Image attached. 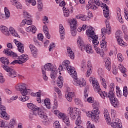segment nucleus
Instances as JSON below:
<instances>
[{
	"mask_svg": "<svg viewBox=\"0 0 128 128\" xmlns=\"http://www.w3.org/2000/svg\"><path fill=\"white\" fill-rule=\"evenodd\" d=\"M53 126L54 128H60V124L59 122H55L54 123Z\"/></svg>",
	"mask_w": 128,
	"mask_h": 128,
	"instance_id": "55",
	"label": "nucleus"
},
{
	"mask_svg": "<svg viewBox=\"0 0 128 128\" xmlns=\"http://www.w3.org/2000/svg\"><path fill=\"white\" fill-rule=\"evenodd\" d=\"M34 116H38V112H36V111H31L29 114L30 118H33Z\"/></svg>",
	"mask_w": 128,
	"mask_h": 128,
	"instance_id": "46",
	"label": "nucleus"
},
{
	"mask_svg": "<svg viewBox=\"0 0 128 128\" xmlns=\"http://www.w3.org/2000/svg\"><path fill=\"white\" fill-rule=\"evenodd\" d=\"M86 34H87L88 36V38H94L96 40V38H98V36L94 34V28L92 27L86 30ZM96 40H93V42H96Z\"/></svg>",
	"mask_w": 128,
	"mask_h": 128,
	"instance_id": "11",
	"label": "nucleus"
},
{
	"mask_svg": "<svg viewBox=\"0 0 128 128\" xmlns=\"http://www.w3.org/2000/svg\"><path fill=\"white\" fill-rule=\"evenodd\" d=\"M4 54H7L8 56H10V54L12 53V50L10 49L7 48V49H4Z\"/></svg>",
	"mask_w": 128,
	"mask_h": 128,
	"instance_id": "50",
	"label": "nucleus"
},
{
	"mask_svg": "<svg viewBox=\"0 0 128 128\" xmlns=\"http://www.w3.org/2000/svg\"><path fill=\"white\" fill-rule=\"evenodd\" d=\"M26 2L28 4H32V6H34L36 4V0H25Z\"/></svg>",
	"mask_w": 128,
	"mask_h": 128,
	"instance_id": "48",
	"label": "nucleus"
},
{
	"mask_svg": "<svg viewBox=\"0 0 128 128\" xmlns=\"http://www.w3.org/2000/svg\"><path fill=\"white\" fill-rule=\"evenodd\" d=\"M42 70L43 78L44 80H45V82H46V80H48V76H46V70H44V68H42Z\"/></svg>",
	"mask_w": 128,
	"mask_h": 128,
	"instance_id": "42",
	"label": "nucleus"
},
{
	"mask_svg": "<svg viewBox=\"0 0 128 128\" xmlns=\"http://www.w3.org/2000/svg\"><path fill=\"white\" fill-rule=\"evenodd\" d=\"M94 4H96V6H100L102 4V2L99 0H90L88 1V4L86 6V10H98V7L94 6Z\"/></svg>",
	"mask_w": 128,
	"mask_h": 128,
	"instance_id": "6",
	"label": "nucleus"
},
{
	"mask_svg": "<svg viewBox=\"0 0 128 128\" xmlns=\"http://www.w3.org/2000/svg\"><path fill=\"white\" fill-rule=\"evenodd\" d=\"M68 116L72 120H76V116H78V111L76 109L72 108V107H70L68 108Z\"/></svg>",
	"mask_w": 128,
	"mask_h": 128,
	"instance_id": "9",
	"label": "nucleus"
},
{
	"mask_svg": "<svg viewBox=\"0 0 128 128\" xmlns=\"http://www.w3.org/2000/svg\"><path fill=\"white\" fill-rule=\"evenodd\" d=\"M28 60V55L22 54L18 57V60L20 62V64H22L24 62H26V60Z\"/></svg>",
	"mask_w": 128,
	"mask_h": 128,
	"instance_id": "22",
	"label": "nucleus"
},
{
	"mask_svg": "<svg viewBox=\"0 0 128 128\" xmlns=\"http://www.w3.org/2000/svg\"><path fill=\"white\" fill-rule=\"evenodd\" d=\"M14 124H16V121L12 120L10 122V125L8 126V128H14Z\"/></svg>",
	"mask_w": 128,
	"mask_h": 128,
	"instance_id": "53",
	"label": "nucleus"
},
{
	"mask_svg": "<svg viewBox=\"0 0 128 128\" xmlns=\"http://www.w3.org/2000/svg\"><path fill=\"white\" fill-rule=\"evenodd\" d=\"M26 24V19H24L22 20L21 23L20 24V26H24Z\"/></svg>",
	"mask_w": 128,
	"mask_h": 128,
	"instance_id": "64",
	"label": "nucleus"
},
{
	"mask_svg": "<svg viewBox=\"0 0 128 128\" xmlns=\"http://www.w3.org/2000/svg\"><path fill=\"white\" fill-rule=\"evenodd\" d=\"M0 60L3 64L2 66V67L4 68V70H6L9 68L8 66L10 64V62H8V58L5 57H2L0 58Z\"/></svg>",
	"mask_w": 128,
	"mask_h": 128,
	"instance_id": "15",
	"label": "nucleus"
},
{
	"mask_svg": "<svg viewBox=\"0 0 128 128\" xmlns=\"http://www.w3.org/2000/svg\"><path fill=\"white\" fill-rule=\"evenodd\" d=\"M37 2H38V8L39 12H42L44 8V4H42V0H38Z\"/></svg>",
	"mask_w": 128,
	"mask_h": 128,
	"instance_id": "38",
	"label": "nucleus"
},
{
	"mask_svg": "<svg viewBox=\"0 0 128 128\" xmlns=\"http://www.w3.org/2000/svg\"><path fill=\"white\" fill-rule=\"evenodd\" d=\"M64 82V80H62V76H60L58 77V80H57V86L60 88L62 86V84Z\"/></svg>",
	"mask_w": 128,
	"mask_h": 128,
	"instance_id": "33",
	"label": "nucleus"
},
{
	"mask_svg": "<svg viewBox=\"0 0 128 128\" xmlns=\"http://www.w3.org/2000/svg\"><path fill=\"white\" fill-rule=\"evenodd\" d=\"M88 70L86 72V76L87 78H88V76H90V74H92V66H90V64H88Z\"/></svg>",
	"mask_w": 128,
	"mask_h": 128,
	"instance_id": "40",
	"label": "nucleus"
},
{
	"mask_svg": "<svg viewBox=\"0 0 128 128\" xmlns=\"http://www.w3.org/2000/svg\"><path fill=\"white\" fill-rule=\"evenodd\" d=\"M43 31L46 34V36L47 38L50 40V34H48V26H44L43 27Z\"/></svg>",
	"mask_w": 128,
	"mask_h": 128,
	"instance_id": "30",
	"label": "nucleus"
},
{
	"mask_svg": "<svg viewBox=\"0 0 128 128\" xmlns=\"http://www.w3.org/2000/svg\"><path fill=\"white\" fill-rule=\"evenodd\" d=\"M70 64V62L68 60H65L62 62V66L64 68H66L69 74L72 76V78H74V80L72 83L74 86H80V88H82V86H86V83L84 80H82L81 81L80 79L78 78V74L74 70V68L72 66H68Z\"/></svg>",
	"mask_w": 128,
	"mask_h": 128,
	"instance_id": "1",
	"label": "nucleus"
},
{
	"mask_svg": "<svg viewBox=\"0 0 128 128\" xmlns=\"http://www.w3.org/2000/svg\"><path fill=\"white\" fill-rule=\"evenodd\" d=\"M26 30L28 32H32L33 34H36V26H32L26 28Z\"/></svg>",
	"mask_w": 128,
	"mask_h": 128,
	"instance_id": "29",
	"label": "nucleus"
},
{
	"mask_svg": "<svg viewBox=\"0 0 128 128\" xmlns=\"http://www.w3.org/2000/svg\"><path fill=\"white\" fill-rule=\"evenodd\" d=\"M44 104L47 108H50V99L46 98L44 100Z\"/></svg>",
	"mask_w": 128,
	"mask_h": 128,
	"instance_id": "37",
	"label": "nucleus"
},
{
	"mask_svg": "<svg viewBox=\"0 0 128 128\" xmlns=\"http://www.w3.org/2000/svg\"><path fill=\"white\" fill-rule=\"evenodd\" d=\"M44 70H50L52 72L50 74V77L52 78V80H55L56 78V70L54 68V66L52 64L48 63L47 64L44 66V68L43 69Z\"/></svg>",
	"mask_w": 128,
	"mask_h": 128,
	"instance_id": "5",
	"label": "nucleus"
},
{
	"mask_svg": "<svg viewBox=\"0 0 128 128\" xmlns=\"http://www.w3.org/2000/svg\"><path fill=\"white\" fill-rule=\"evenodd\" d=\"M117 56H118V58L119 62H122V60H123L122 55L121 54H118Z\"/></svg>",
	"mask_w": 128,
	"mask_h": 128,
	"instance_id": "59",
	"label": "nucleus"
},
{
	"mask_svg": "<svg viewBox=\"0 0 128 128\" xmlns=\"http://www.w3.org/2000/svg\"><path fill=\"white\" fill-rule=\"evenodd\" d=\"M111 126L113 128H122V124L118 118L116 119L115 122H112Z\"/></svg>",
	"mask_w": 128,
	"mask_h": 128,
	"instance_id": "18",
	"label": "nucleus"
},
{
	"mask_svg": "<svg viewBox=\"0 0 128 128\" xmlns=\"http://www.w3.org/2000/svg\"><path fill=\"white\" fill-rule=\"evenodd\" d=\"M118 68L121 72L123 74V76H124V78H126V68H124L122 64H120Z\"/></svg>",
	"mask_w": 128,
	"mask_h": 128,
	"instance_id": "31",
	"label": "nucleus"
},
{
	"mask_svg": "<svg viewBox=\"0 0 128 128\" xmlns=\"http://www.w3.org/2000/svg\"><path fill=\"white\" fill-rule=\"evenodd\" d=\"M66 116V114H64L62 112H60L59 115H58V117L59 118H61V120H62Z\"/></svg>",
	"mask_w": 128,
	"mask_h": 128,
	"instance_id": "58",
	"label": "nucleus"
},
{
	"mask_svg": "<svg viewBox=\"0 0 128 128\" xmlns=\"http://www.w3.org/2000/svg\"><path fill=\"white\" fill-rule=\"evenodd\" d=\"M123 94L124 96H126H126H128V87L126 86H125L124 88Z\"/></svg>",
	"mask_w": 128,
	"mask_h": 128,
	"instance_id": "51",
	"label": "nucleus"
},
{
	"mask_svg": "<svg viewBox=\"0 0 128 128\" xmlns=\"http://www.w3.org/2000/svg\"><path fill=\"white\" fill-rule=\"evenodd\" d=\"M93 110L88 114V118H91L92 120L98 124L100 122V110H98V107L96 106V104H93Z\"/></svg>",
	"mask_w": 128,
	"mask_h": 128,
	"instance_id": "3",
	"label": "nucleus"
},
{
	"mask_svg": "<svg viewBox=\"0 0 128 128\" xmlns=\"http://www.w3.org/2000/svg\"><path fill=\"white\" fill-rule=\"evenodd\" d=\"M4 10L6 18H10V13L8 9V8L5 7Z\"/></svg>",
	"mask_w": 128,
	"mask_h": 128,
	"instance_id": "44",
	"label": "nucleus"
},
{
	"mask_svg": "<svg viewBox=\"0 0 128 128\" xmlns=\"http://www.w3.org/2000/svg\"><path fill=\"white\" fill-rule=\"evenodd\" d=\"M104 116L108 124H110V114L108 113H107L106 114H104Z\"/></svg>",
	"mask_w": 128,
	"mask_h": 128,
	"instance_id": "45",
	"label": "nucleus"
},
{
	"mask_svg": "<svg viewBox=\"0 0 128 128\" xmlns=\"http://www.w3.org/2000/svg\"><path fill=\"white\" fill-rule=\"evenodd\" d=\"M100 46L102 48V50L106 52V42L102 40V42L100 44Z\"/></svg>",
	"mask_w": 128,
	"mask_h": 128,
	"instance_id": "41",
	"label": "nucleus"
},
{
	"mask_svg": "<svg viewBox=\"0 0 128 128\" xmlns=\"http://www.w3.org/2000/svg\"><path fill=\"white\" fill-rule=\"evenodd\" d=\"M77 44L80 46L81 50L82 49L83 46H84V40H82V38H80V36L78 37Z\"/></svg>",
	"mask_w": 128,
	"mask_h": 128,
	"instance_id": "32",
	"label": "nucleus"
},
{
	"mask_svg": "<svg viewBox=\"0 0 128 128\" xmlns=\"http://www.w3.org/2000/svg\"><path fill=\"white\" fill-rule=\"evenodd\" d=\"M59 30L60 34H64V28L62 26V24H60Z\"/></svg>",
	"mask_w": 128,
	"mask_h": 128,
	"instance_id": "43",
	"label": "nucleus"
},
{
	"mask_svg": "<svg viewBox=\"0 0 128 128\" xmlns=\"http://www.w3.org/2000/svg\"><path fill=\"white\" fill-rule=\"evenodd\" d=\"M67 52L68 56H70L72 60H74V54L70 48L67 47Z\"/></svg>",
	"mask_w": 128,
	"mask_h": 128,
	"instance_id": "27",
	"label": "nucleus"
},
{
	"mask_svg": "<svg viewBox=\"0 0 128 128\" xmlns=\"http://www.w3.org/2000/svg\"><path fill=\"white\" fill-rule=\"evenodd\" d=\"M76 20L74 19L71 20L70 23L71 34L73 36H76Z\"/></svg>",
	"mask_w": 128,
	"mask_h": 128,
	"instance_id": "12",
	"label": "nucleus"
},
{
	"mask_svg": "<svg viewBox=\"0 0 128 128\" xmlns=\"http://www.w3.org/2000/svg\"><path fill=\"white\" fill-rule=\"evenodd\" d=\"M27 106L30 110H33L32 112H36L37 110H38V108L36 106V105L32 104V103H28L27 104Z\"/></svg>",
	"mask_w": 128,
	"mask_h": 128,
	"instance_id": "28",
	"label": "nucleus"
},
{
	"mask_svg": "<svg viewBox=\"0 0 128 128\" xmlns=\"http://www.w3.org/2000/svg\"><path fill=\"white\" fill-rule=\"evenodd\" d=\"M104 10H103L104 16L105 18H108L110 16V12H108V7L106 6V4H103Z\"/></svg>",
	"mask_w": 128,
	"mask_h": 128,
	"instance_id": "24",
	"label": "nucleus"
},
{
	"mask_svg": "<svg viewBox=\"0 0 128 128\" xmlns=\"http://www.w3.org/2000/svg\"><path fill=\"white\" fill-rule=\"evenodd\" d=\"M98 92L102 98H108L109 100H111L114 98V90H110L108 93H106V92H102V89H100V91Z\"/></svg>",
	"mask_w": 128,
	"mask_h": 128,
	"instance_id": "7",
	"label": "nucleus"
},
{
	"mask_svg": "<svg viewBox=\"0 0 128 128\" xmlns=\"http://www.w3.org/2000/svg\"><path fill=\"white\" fill-rule=\"evenodd\" d=\"M0 30L1 32H3V34H6V36H10V32L13 36H16V38H20V36L18 35V32H16V30L12 27H10L8 29L6 26H1L0 27Z\"/></svg>",
	"mask_w": 128,
	"mask_h": 128,
	"instance_id": "4",
	"label": "nucleus"
},
{
	"mask_svg": "<svg viewBox=\"0 0 128 128\" xmlns=\"http://www.w3.org/2000/svg\"><path fill=\"white\" fill-rule=\"evenodd\" d=\"M74 96V93L72 92H68L67 94L66 100H68V102H72Z\"/></svg>",
	"mask_w": 128,
	"mask_h": 128,
	"instance_id": "34",
	"label": "nucleus"
},
{
	"mask_svg": "<svg viewBox=\"0 0 128 128\" xmlns=\"http://www.w3.org/2000/svg\"><path fill=\"white\" fill-rule=\"evenodd\" d=\"M105 24L106 25V28H103L101 30V32L102 34H110L112 32V28H110V22L108 20H105Z\"/></svg>",
	"mask_w": 128,
	"mask_h": 128,
	"instance_id": "14",
	"label": "nucleus"
},
{
	"mask_svg": "<svg viewBox=\"0 0 128 128\" xmlns=\"http://www.w3.org/2000/svg\"><path fill=\"white\" fill-rule=\"evenodd\" d=\"M54 90L58 94L59 96H62V92H60V90L57 88V87H54Z\"/></svg>",
	"mask_w": 128,
	"mask_h": 128,
	"instance_id": "52",
	"label": "nucleus"
},
{
	"mask_svg": "<svg viewBox=\"0 0 128 128\" xmlns=\"http://www.w3.org/2000/svg\"><path fill=\"white\" fill-rule=\"evenodd\" d=\"M87 102L90 104H92L94 102V98L92 97H89L87 98Z\"/></svg>",
	"mask_w": 128,
	"mask_h": 128,
	"instance_id": "62",
	"label": "nucleus"
},
{
	"mask_svg": "<svg viewBox=\"0 0 128 128\" xmlns=\"http://www.w3.org/2000/svg\"><path fill=\"white\" fill-rule=\"evenodd\" d=\"M37 114L40 118H42L43 120H47L48 119V116H46V114L44 112V110H42V109L40 108H38V110H36Z\"/></svg>",
	"mask_w": 128,
	"mask_h": 128,
	"instance_id": "19",
	"label": "nucleus"
},
{
	"mask_svg": "<svg viewBox=\"0 0 128 128\" xmlns=\"http://www.w3.org/2000/svg\"><path fill=\"white\" fill-rule=\"evenodd\" d=\"M121 34H122V32H120V30L116 31V38L117 39L120 38Z\"/></svg>",
	"mask_w": 128,
	"mask_h": 128,
	"instance_id": "54",
	"label": "nucleus"
},
{
	"mask_svg": "<svg viewBox=\"0 0 128 128\" xmlns=\"http://www.w3.org/2000/svg\"><path fill=\"white\" fill-rule=\"evenodd\" d=\"M16 90H19L22 95V96L19 97L20 100L24 102L30 100V97L28 96L30 94L32 90L26 88V84L19 83L16 86Z\"/></svg>",
	"mask_w": 128,
	"mask_h": 128,
	"instance_id": "2",
	"label": "nucleus"
},
{
	"mask_svg": "<svg viewBox=\"0 0 128 128\" xmlns=\"http://www.w3.org/2000/svg\"><path fill=\"white\" fill-rule=\"evenodd\" d=\"M6 108L2 104V98L0 97V113L1 114V118H4V120H10V116L6 112Z\"/></svg>",
	"mask_w": 128,
	"mask_h": 128,
	"instance_id": "8",
	"label": "nucleus"
},
{
	"mask_svg": "<svg viewBox=\"0 0 128 128\" xmlns=\"http://www.w3.org/2000/svg\"><path fill=\"white\" fill-rule=\"evenodd\" d=\"M4 76H2V74L0 73V84H4Z\"/></svg>",
	"mask_w": 128,
	"mask_h": 128,
	"instance_id": "57",
	"label": "nucleus"
},
{
	"mask_svg": "<svg viewBox=\"0 0 128 128\" xmlns=\"http://www.w3.org/2000/svg\"><path fill=\"white\" fill-rule=\"evenodd\" d=\"M111 104L114 108H116L120 104V102H118V100L116 98H113L111 100H110Z\"/></svg>",
	"mask_w": 128,
	"mask_h": 128,
	"instance_id": "25",
	"label": "nucleus"
},
{
	"mask_svg": "<svg viewBox=\"0 0 128 128\" xmlns=\"http://www.w3.org/2000/svg\"><path fill=\"white\" fill-rule=\"evenodd\" d=\"M98 74L100 76V78L102 86H103L104 88H106V82L104 78V70H102V68H99L98 70Z\"/></svg>",
	"mask_w": 128,
	"mask_h": 128,
	"instance_id": "13",
	"label": "nucleus"
},
{
	"mask_svg": "<svg viewBox=\"0 0 128 128\" xmlns=\"http://www.w3.org/2000/svg\"><path fill=\"white\" fill-rule=\"evenodd\" d=\"M62 10L64 12V16L66 18L70 16V10L71 12H72L74 11V8L72 7L70 9L66 8V7H63Z\"/></svg>",
	"mask_w": 128,
	"mask_h": 128,
	"instance_id": "23",
	"label": "nucleus"
},
{
	"mask_svg": "<svg viewBox=\"0 0 128 128\" xmlns=\"http://www.w3.org/2000/svg\"><path fill=\"white\" fill-rule=\"evenodd\" d=\"M89 42H92L93 44H94V46H97V44H100V42H98V38H96H96H94L93 37L92 38H90V37H88V38ZM94 40H96V41H94Z\"/></svg>",
	"mask_w": 128,
	"mask_h": 128,
	"instance_id": "39",
	"label": "nucleus"
},
{
	"mask_svg": "<svg viewBox=\"0 0 128 128\" xmlns=\"http://www.w3.org/2000/svg\"><path fill=\"white\" fill-rule=\"evenodd\" d=\"M105 67L106 69L110 72L112 68V64H110V58H108L105 62Z\"/></svg>",
	"mask_w": 128,
	"mask_h": 128,
	"instance_id": "26",
	"label": "nucleus"
},
{
	"mask_svg": "<svg viewBox=\"0 0 128 128\" xmlns=\"http://www.w3.org/2000/svg\"><path fill=\"white\" fill-rule=\"evenodd\" d=\"M95 50L96 52V54H100V56H104V51H100V50L99 48H95Z\"/></svg>",
	"mask_w": 128,
	"mask_h": 128,
	"instance_id": "47",
	"label": "nucleus"
},
{
	"mask_svg": "<svg viewBox=\"0 0 128 128\" xmlns=\"http://www.w3.org/2000/svg\"><path fill=\"white\" fill-rule=\"evenodd\" d=\"M82 50H85L87 54H92V48L90 44L84 45V46L82 48Z\"/></svg>",
	"mask_w": 128,
	"mask_h": 128,
	"instance_id": "20",
	"label": "nucleus"
},
{
	"mask_svg": "<svg viewBox=\"0 0 128 128\" xmlns=\"http://www.w3.org/2000/svg\"><path fill=\"white\" fill-rule=\"evenodd\" d=\"M117 16H118L119 18H122V15L120 14V8H116Z\"/></svg>",
	"mask_w": 128,
	"mask_h": 128,
	"instance_id": "56",
	"label": "nucleus"
},
{
	"mask_svg": "<svg viewBox=\"0 0 128 128\" xmlns=\"http://www.w3.org/2000/svg\"><path fill=\"white\" fill-rule=\"evenodd\" d=\"M82 118H80V116L78 115L75 121V124L76 126H80V124H82Z\"/></svg>",
	"mask_w": 128,
	"mask_h": 128,
	"instance_id": "35",
	"label": "nucleus"
},
{
	"mask_svg": "<svg viewBox=\"0 0 128 128\" xmlns=\"http://www.w3.org/2000/svg\"><path fill=\"white\" fill-rule=\"evenodd\" d=\"M4 70H6L7 72H8V76H10V78H16V72L14 70L8 67V68L4 69Z\"/></svg>",
	"mask_w": 128,
	"mask_h": 128,
	"instance_id": "16",
	"label": "nucleus"
},
{
	"mask_svg": "<svg viewBox=\"0 0 128 128\" xmlns=\"http://www.w3.org/2000/svg\"><path fill=\"white\" fill-rule=\"evenodd\" d=\"M117 40L120 46H124V42L122 38H117Z\"/></svg>",
	"mask_w": 128,
	"mask_h": 128,
	"instance_id": "49",
	"label": "nucleus"
},
{
	"mask_svg": "<svg viewBox=\"0 0 128 128\" xmlns=\"http://www.w3.org/2000/svg\"><path fill=\"white\" fill-rule=\"evenodd\" d=\"M89 80L90 83L92 82V86L94 87V90H96V92H100V84L98 80L94 77H90Z\"/></svg>",
	"mask_w": 128,
	"mask_h": 128,
	"instance_id": "10",
	"label": "nucleus"
},
{
	"mask_svg": "<svg viewBox=\"0 0 128 128\" xmlns=\"http://www.w3.org/2000/svg\"><path fill=\"white\" fill-rule=\"evenodd\" d=\"M14 42L16 46H18V52H21V54H24V44L22 42H20V41H18L16 39H14Z\"/></svg>",
	"mask_w": 128,
	"mask_h": 128,
	"instance_id": "17",
	"label": "nucleus"
},
{
	"mask_svg": "<svg viewBox=\"0 0 128 128\" xmlns=\"http://www.w3.org/2000/svg\"><path fill=\"white\" fill-rule=\"evenodd\" d=\"M29 48L32 56H38V49H36V48L32 44H30Z\"/></svg>",
	"mask_w": 128,
	"mask_h": 128,
	"instance_id": "21",
	"label": "nucleus"
},
{
	"mask_svg": "<svg viewBox=\"0 0 128 128\" xmlns=\"http://www.w3.org/2000/svg\"><path fill=\"white\" fill-rule=\"evenodd\" d=\"M38 38L39 40H44V36H42V34H38Z\"/></svg>",
	"mask_w": 128,
	"mask_h": 128,
	"instance_id": "60",
	"label": "nucleus"
},
{
	"mask_svg": "<svg viewBox=\"0 0 128 128\" xmlns=\"http://www.w3.org/2000/svg\"><path fill=\"white\" fill-rule=\"evenodd\" d=\"M56 46L54 45V43H52V44H50V46L49 52H52V48H54Z\"/></svg>",
	"mask_w": 128,
	"mask_h": 128,
	"instance_id": "63",
	"label": "nucleus"
},
{
	"mask_svg": "<svg viewBox=\"0 0 128 128\" xmlns=\"http://www.w3.org/2000/svg\"><path fill=\"white\" fill-rule=\"evenodd\" d=\"M88 126H87V128H96V127H94V125H92L90 124V122H88V123L87 124Z\"/></svg>",
	"mask_w": 128,
	"mask_h": 128,
	"instance_id": "61",
	"label": "nucleus"
},
{
	"mask_svg": "<svg viewBox=\"0 0 128 128\" xmlns=\"http://www.w3.org/2000/svg\"><path fill=\"white\" fill-rule=\"evenodd\" d=\"M62 120H63L64 122L66 124L67 126H70V119L68 117L66 116Z\"/></svg>",
	"mask_w": 128,
	"mask_h": 128,
	"instance_id": "36",
	"label": "nucleus"
}]
</instances>
